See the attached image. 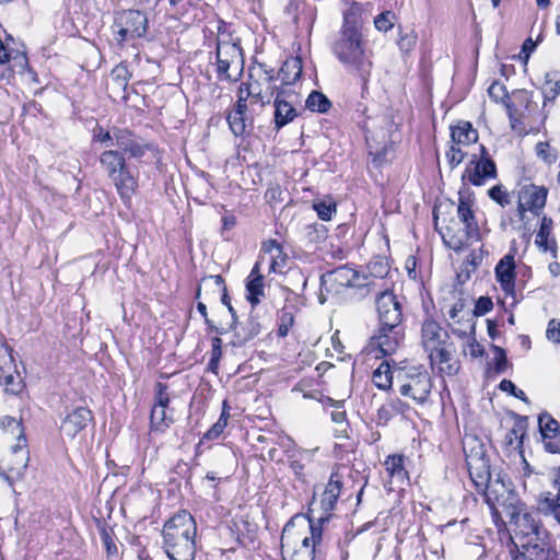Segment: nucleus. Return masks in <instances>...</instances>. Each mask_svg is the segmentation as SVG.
<instances>
[{
  "label": "nucleus",
  "instance_id": "15",
  "mask_svg": "<svg viewBox=\"0 0 560 560\" xmlns=\"http://www.w3.org/2000/svg\"><path fill=\"white\" fill-rule=\"evenodd\" d=\"M380 326H402V307L392 291L381 292L375 301Z\"/></svg>",
  "mask_w": 560,
  "mask_h": 560
},
{
  "label": "nucleus",
  "instance_id": "20",
  "mask_svg": "<svg viewBox=\"0 0 560 560\" xmlns=\"http://www.w3.org/2000/svg\"><path fill=\"white\" fill-rule=\"evenodd\" d=\"M538 510L545 516H550L560 524V468L552 481V490L545 491L539 495Z\"/></svg>",
  "mask_w": 560,
  "mask_h": 560
},
{
  "label": "nucleus",
  "instance_id": "31",
  "mask_svg": "<svg viewBox=\"0 0 560 560\" xmlns=\"http://www.w3.org/2000/svg\"><path fill=\"white\" fill-rule=\"evenodd\" d=\"M100 164L107 177L115 175L127 165L126 158L119 150L108 149L101 153Z\"/></svg>",
  "mask_w": 560,
  "mask_h": 560
},
{
  "label": "nucleus",
  "instance_id": "6",
  "mask_svg": "<svg viewBox=\"0 0 560 560\" xmlns=\"http://www.w3.org/2000/svg\"><path fill=\"white\" fill-rule=\"evenodd\" d=\"M398 392L417 405H424L430 397L432 380L422 368L411 366L398 371L396 375Z\"/></svg>",
  "mask_w": 560,
  "mask_h": 560
},
{
  "label": "nucleus",
  "instance_id": "35",
  "mask_svg": "<svg viewBox=\"0 0 560 560\" xmlns=\"http://www.w3.org/2000/svg\"><path fill=\"white\" fill-rule=\"evenodd\" d=\"M9 75L5 81H10L15 73L23 74L28 71V59L25 52H10L5 67Z\"/></svg>",
  "mask_w": 560,
  "mask_h": 560
},
{
  "label": "nucleus",
  "instance_id": "29",
  "mask_svg": "<svg viewBox=\"0 0 560 560\" xmlns=\"http://www.w3.org/2000/svg\"><path fill=\"white\" fill-rule=\"evenodd\" d=\"M247 300L255 306L260 302L265 295L264 291V276L260 273V265L257 261L246 280Z\"/></svg>",
  "mask_w": 560,
  "mask_h": 560
},
{
  "label": "nucleus",
  "instance_id": "50",
  "mask_svg": "<svg viewBox=\"0 0 560 560\" xmlns=\"http://www.w3.org/2000/svg\"><path fill=\"white\" fill-rule=\"evenodd\" d=\"M342 487H343L342 476L338 471H332L324 492L339 499Z\"/></svg>",
  "mask_w": 560,
  "mask_h": 560
},
{
  "label": "nucleus",
  "instance_id": "37",
  "mask_svg": "<svg viewBox=\"0 0 560 560\" xmlns=\"http://www.w3.org/2000/svg\"><path fill=\"white\" fill-rule=\"evenodd\" d=\"M393 377L390 365L386 361H383L372 373V382L382 390H387L392 387Z\"/></svg>",
  "mask_w": 560,
  "mask_h": 560
},
{
  "label": "nucleus",
  "instance_id": "55",
  "mask_svg": "<svg viewBox=\"0 0 560 560\" xmlns=\"http://www.w3.org/2000/svg\"><path fill=\"white\" fill-rule=\"evenodd\" d=\"M316 450H317V448L312 450V451H308V450L300 451V452H299L300 458H299V459L291 460V463H290V468L293 470V472H294L296 476H302V475H303L304 465L302 464V460H310V459L312 458L313 453H314Z\"/></svg>",
  "mask_w": 560,
  "mask_h": 560
},
{
  "label": "nucleus",
  "instance_id": "62",
  "mask_svg": "<svg viewBox=\"0 0 560 560\" xmlns=\"http://www.w3.org/2000/svg\"><path fill=\"white\" fill-rule=\"evenodd\" d=\"M228 424L223 420H218L206 433L205 439L214 440L218 439Z\"/></svg>",
  "mask_w": 560,
  "mask_h": 560
},
{
  "label": "nucleus",
  "instance_id": "28",
  "mask_svg": "<svg viewBox=\"0 0 560 560\" xmlns=\"http://www.w3.org/2000/svg\"><path fill=\"white\" fill-rule=\"evenodd\" d=\"M547 189L535 185H527L520 191V199L529 208V211L536 212L542 209L546 205Z\"/></svg>",
  "mask_w": 560,
  "mask_h": 560
},
{
  "label": "nucleus",
  "instance_id": "1",
  "mask_svg": "<svg viewBox=\"0 0 560 560\" xmlns=\"http://www.w3.org/2000/svg\"><path fill=\"white\" fill-rule=\"evenodd\" d=\"M358 11L359 8L353 5L343 14V24L331 50L350 73L360 78L364 91L373 69V54L363 38Z\"/></svg>",
  "mask_w": 560,
  "mask_h": 560
},
{
  "label": "nucleus",
  "instance_id": "32",
  "mask_svg": "<svg viewBox=\"0 0 560 560\" xmlns=\"http://www.w3.org/2000/svg\"><path fill=\"white\" fill-rule=\"evenodd\" d=\"M296 117L295 108L287 101L279 100V96L275 100V124L279 130L287 124L291 122Z\"/></svg>",
  "mask_w": 560,
  "mask_h": 560
},
{
  "label": "nucleus",
  "instance_id": "57",
  "mask_svg": "<svg viewBox=\"0 0 560 560\" xmlns=\"http://www.w3.org/2000/svg\"><path fill=\"white\" fill-rule=\"evenodd\" d=\"M466 153L460 149V145H452L447 152L448 164L452 168L458 166L465 159Z\"/></svg>",
  "mask_w": 560,
  "mask_h": 560
},
{
  "label": "nucleus",
  "instance_id": "27",
  "mask_svg": "<svg viewBox=\"0 0 560 560\" xmlns=\"http://www.w3.org/2000/svg\"><path fill=\"white\" fill-rule=\"evenodd\" d=\"M247 104L244 100L237 101L235 108L229 112L226 120L234 136L240 137L246 132V128L253 125V118L247 115Z\"/></svg>",
  "mask_w": 560,
  "mask_h": 560
},
{
  "label": "nucleus",
  "instance_id": "53",
  "mask_svg": "<svg viewBox=\"0 0 560 560\" xmlns=\"http://www.w3.org/2000/svg\"><path fill=\"white\" fill-rule=\"evenodd\" d=\"M314 209L320 220L329 221L336 213V206L331 202L320 201L314 203Z\"/></svg>",
  "mask_w": 560,
  "mask_h": 560
},
{
  "label": "nucleus",
  "instance_id": "47",
  "mask_svg": "<svg viewBox=\"0 0 560 560\" xmlns=\"http://www.w3.org/2000/svg\"><path fill=\"white\" fill-rule=\"evenodd\" d=\"M488 94L491 100L494 102H504L505 106L508 107L509 112L511 113L512 106L506 103L505 101L509 98L506 88L503 83L499 81H494L491 83V85L488 89Z\"/></svg>",
  "mask_w": 560,
  "mask_h": 560
},
{
  "label": "nucleus",
  "instance_id": "22",
  "mask_svg": "<svg viewBox=\"0 0 560 560\" xmlns=\"http://www.w3.org/2000/svg\"><path fill=\"white\" fill-rule=\"evenodd\" d=\"M211 289L213 291L214 295H220L221 302L228 307L231 316H232V323L235 325L237 323V315L236 311L231 304L230 296L228 294L226 287L224 284V279L220 276H208L201 279V282L197 289L196 292V299L201 298V291Z\"/></svg>",
  "mask_w": 560,
  "mask_h": 560
},
{
  "label": "nucleus",
  "instance_id": "43",
  "mask_svg": "<svg viewBox=\"0 0 560 560\" xmlns=\"http://www.w3.org/2000/svg\"><path fill=\"white\" fill-rule=\"evenodd\" d=\"M331 103L322 92L313 91L306 98V107L312 112L326 113Z\"/></svg>",
  "mask_w": 560,
  "mask_h": 560
},
{
  "label": "nucleus",
  "instance_id": "26",
  "mask_svg": "<svg viewBox=\"0 0 560 560\" xmlns=\"http://www.w3.org/2000/svg\"><path fill=\"white\" fill-rule=\"evenodd\" d=\"M230 328L234 330L233 345L242 347L259 335L261 324L258 316L250 314L245 323L240 325L237 323L235 325L231 324Z\"/></svg>",
  "mask_w": 560,
  "mask_h": 560
},
{
  "label": "nucleus",
  "instance_id": "49",
  "mask_svg": "<svg viewBox=\"0 0 560 560\" xmlns=\"http://www.w3.org/2000/svg\"><path fill=\"white\" fill-rule=\"evenodd\" d=\"M396 15L392 11H385L374 19V25L380 32H387L393 28Z\"/></svg>",
  "mask_w": 560,
  "mask_h": 560
},
{
  "label": "nucleus",
  "instance_id": "30",
  "mask_svg": "<svg viewBox=\"0 0 560 560\" xmlns=\"http://www.w3.org/2000/svg\"><path fill=\"white\" fill-rule=\"evenodd\" d=\"M451 138L454 144L467 147L477 142L478 131L469 121L462 120L451 127Z\"/></svg>",
  "mask_w": 560,
  "mask_h": 560
},
{
  "label": "nucleus",
  "instance_id": "44",
  "mask_svg": "<svg viewBox=\"0 0 560 560\" xmlns=\"http://www.w3.org/2000/svg\"><path fill=\"white\" fill-rule=\"evenodd\" d=\"M515 524L518 533L523 536L538 535V524L528 513L517 514Z\"/></svg>",
  "mask_w": 560,
  "mask_h": 560
},
{
  "label": "nucleus",
  "instance_id": "19",
  "mask_svg": "<svg viewBox=\"0 0 560 560\" xmlns=\"http://www.w3.org/2000/svg\"><path fill=\"white\" fill-rule=\"evenodd\" d=\"M404 337V326H380L377 332L373 335L371 342L372 346L377 347L384 355H390L398 349Z\"/></svg>",
  "mask_w": 560,
  "mask_h": 560
},
{
  "label": "nucleus",
  "instance_id": "45",
  "mask_svg": "<svg viewBox=\"0 0 560 560\" xmlns=\"http://www.w3.org/2000/svg\"><path fill=\"white\" fill-rule=\"evenodd\" d=\"M294 307L284 306L279 315L278 336L285 337L294 324Z\"/></svg>",
  "mask_w": 560,
  "mask_h": 560
},
{
  "label": "nucleus",
  "instance_id": "10",
  "mask_svg": "<svg viewBox=\"0 0 560 560\" xmlns=\"http://www.w3.org/2000/svg\"><path fill=\"white\" fill-rule=\"evenodd\" d=\"M28 458L26 443L16 442L0 458V476L12 486L15 480L23 477Z\"/></svg>",
  "mask_w": 560,
  "mask_h": 560
},
{
  "label": "nucleus",
  "instance_id": "56",
  "mask_svg": "<svg viewBox=\"0 0 560 560\" xmlns=\"http://www.w3.org/2000/svg\"><path fill=\"white\" fill-rule=\"evenodd\" d=\"M94 139L104 144L106 148L112 149L114 144L110 143L115 142L114 128L109 131L104 130L102 127H98L94 130Z\"/></svg>",
  "mask_w": 560,
  "mask_h": 560
},
{
  "label": "nucleus",
  "instance_id": "58",
  "mask_svg": "<svg viewBox=\"0 0 560 560\" xmlns=\"http://www.w3.org/2000/svg\"><path fill=\"white\" fill-rule=\"evenodd\" d=\"M493 307V303L488 296H480L475 304V315L482 316L490 312Z\"/></svg>",
  "mask_w": 560,
  "mask_h": 560
},
{
  "label": "nucleus",
  "instance_id": "64",
  "mask_svg": "<svg viewBox=\"0 0 560 560\" xmlns=\"http://www.w3.org/2000/svg\"><path fill=\"white\" fill-rule=\"evenodd\" d=\"M494 351H495V369L498 372H502L505 370L506 364H508V359H506L505 352L500 347H494Z\"/></svg>",
  "mask_w": 560,
  "mask_h": 560
},
{
  "label": "nucleus",
  "instance_id": "48",
  "mask_svg": "<svg viewBox=\"0 0 560 560\" xmlns=\"http://www.w3.org/2000/svg\"><path fill=\"white\" fill-rule=\"evenodd\" d=\"M222 45L241 46L240 37L228 32L224 24L220 25L218 28L217 49H220Z\"/></svg>",
  "mask_w": 560,
  "mask_h": 560
},
{
  "label": "nucleus",
  "instance_id": "36",
  "mask_svg": "<svg viewBox=\"0 0 560 560\" xmlns=\"http://www.w3.org/2000/svg\"><path fill=\"white\" fill-rule=\"evenodd\" d=\"M262 249L265 253L271 255L270 270L273 272L279 271L285 264L287 257L283 255L281 245L275 241L269 240L265 242L262 245Z\"/></svg>",
  "mask_w": 560,
  "mask_h": 560
},
{
  "label": "nucleus",
  "instance_id": "21",
  "mask_svg": "<svg viewBox=\"0 0 560 560\" xmlns=\"http://www.w3.org/2000/svg\"><path fill=\"white\" fill-rule=\"evenodd\" d=\"M92 411L86 407H77L63 419L60 431L69 439H74L92 421Z\"/></svg>",
  "mask_w": 560,
  "mask_h": 560
},
{
  "label": "nucleus",
  "instance_id": "13",
  "mask_svg": "<svg viewBox=\"0 0 560 560\" xmlns=\"http://www.w3.org/2000/svg\"><path fill=\"white\" fill-rule=\"evenodd\" d=\"M497 177V167L494 161L489 156L487 149L480 145V158L476 155L466 166L463 173V180H468L475 186H481L487 179Z\"/></svg>",
  "mask_w": 560,
  "mask_h": 560
},
{
  "label": "nucleus",
  "instance_id": "40",
  "mask_svg": "<svg viewBox=\"0 0 560 560\" xmlns=\"http://www.w3.org/2000/svg\"><path fill=\"white\" fill-rule=\"evenodd\" d=\"M0 431L3 434H10L11 436H16L18 442L26 443V439L23 433V427L21 421L16 420L13 417L4 416L0 419Z\"/></svg>",
  "mask_w": 560,
  "mask_h": 560
},
{
  "label": "nucleus",
  "instance_id": "51",
  "mask_svg": "<svg viewBox=\"0 0 560 560\" xmlns=\"http://www.w3.org/2000/svg\"><path fill=\"white\" fill-rule=\"evenodd\" d=\"M488 196L501 207H505L511 203V196L502 185L491 187L488 190Z\"/></svg>",
  "mask_w": 560,
  "mask_h": 560
},
{
  "label": "nucleus",
  "instance_id": "33",
  "mask_svg": "<svg viewBox=\"0 0 560 560\" xmlns=\"http://www.w3.org/2000/svg\"><path fill=\"white\" fill-rule=\"evenodd\" d=\"M302 74V61L299 57L287 59L279 72L283 84L295 83Z\"/></svg>",
  "mask_w": 560,
  "mask_h": 560
},
{
  "label": "nucleus",
  "instance_id": "12",
  "mask_svg": "<svg viewBox=\"0 0 560 560\" xmlns=\"http://www.w3.org/2000/svg\"><path fill=\"white\" fill-rule=\"evenodd\" d=\"M244 69L241 46L222 45L217 49V73L219 80L236 81Z\"/></svg>",
  "mask_w": 560,
  "mask_h": 560
},
{
  "label": "nucleus",
  "instance_id": "54",
  "mask_svg": "<svg viewBox=\"0 0 560 560\" xmlns=\"http://www.w3.org/2000/svg\"><path fill=\"white\" fill-rule=\"evenodd\" d=\"M536 154L538 158H540L542 161H545L548 164L555 163L557 160V154L551 151L550 145L548 142H538L536 144Z\"/></svg>",
  "mask_w": 560,
  "mask_h": 560
},
{
  "label": "nucleus",
  "instance_id": "61",
  "mask_svg": "<svg viewBox=\"0 0 560 560\" xmlns=\"http://www.w3.org/2000/svg\"><path fill=\"white\" fill-rule=\"evenodd\" d=\"M211 346H212V350H211V359H210V366H215L218 364V361L220 360L221 355H222V349H221V346H222V340L221 338L219 337H214L212 338L211 340Z\"/></svg>",
  "mask_w": 560,
  "mask_h": 560
},
{
  "label": "nucleus",
  "instance_id": "4",
  "mask_svg": "<svg viewBox=\"0 0 560 560\" xmlns=\"http://www.w3.org/2000/svg\"><path fill=\"white\" fill-rule=\"evenodd\" d=\"M421 343L429 353L432 366L438 365L441 374L454 375L458 371V364L452 361L455 351L454 345L447 331L432 319L423 322L421 327Z\"/></svg>",
  "mask_w": 560,
  "mask_h": 560
},
{
  "label": "nucleus",
  "instance_id": "2",
  "mask_svg": "<svg viewBox=\"0 0 560 560\" xmlns=\"http://www.w3.org/2000/svg\"><path fill=\"white\" fill-rule=\"evenodd\" d=\"M323 529L306 515H295L281 534L283 560H315L320 552Z\"/></svg>",
  "mask_w": 560,
  "mask_h": 560
},
{
  "label": "nucleus",
  "instance_id": "25",
  "mask_svg": "<svg viewBox=\"0 0 560 560\" xmlns=\"http://www.w3.org/2000/svg\"><path fill=\"white\" fill-rule=\"evenodd\" d=\"M495 279L506 295H514L515 292V261L513 255L503 256L494 269Z\"/></svg>",
  "mask_w": 560,
  "mask_h": 560
},
{
  "label": "nucleus",
  "instance_id": "11",
  "mask_svg": "<svg viewBox=\"0 0 560 560\" xmlns=\"http://www.w3.org/2000/svg\"><path fill=\"white\" fill-rule=\"evenodd\" d=\"M12 352L5 339L0 337V385L5 393L18 395L23 390L24 382L16 370Z\"/></svg>",
  "mask_w": 560,
  "mask_h": 560
},
{
  "label": "nucleus",
  "instance_id": "59",
  "mask_svg": "<svg viewBox=\"0 0 560 560\" xmlns=\"http://www.w3.org/2000/svg\"><path fill=\"white\" fill-rule=\"evenodd\" d=\"M417 44V34L415 32L401 35L398 40V46L402 51H410Z\"/></svg>",
  "mask_w": 560,
  "mask_h": 560
},
{
  "label": "nucleus",
  "instance_id": "8",
  "mask_svg": "<svg viewBox=\"0 0 560 560\" xmlns=\"http://www.w3.org/2000/svg\"><path fill=\"white\" fill-rule=\"evenodd\" d=\"M276 89V77L272 68H267L266 65L259 63L250 69L247 95H252L255 102H259L261 105L269 104Z\"/></svg>",
  "mask_w": 560,
  "mask_h": 560
},
{
  "label": "nucleus",
  "instance_id": "9",
  "mask_svg": "<svg viewBox=\"0 0 560 560\" xmlns=\"http://www.w3.org/2000/svg\"><path fill=\"white\" fill-rule=\"evenodd\" d=\"M463 450L466 456L470 479L483 483L490 470L485 444L477 436L466 435L463 440Z\"/></svg>",
  "mask_w": 560,
  "mask_h": 560
},
{
  "label": "nucleus",
  "instance_id": "18",
  "mask_svg": "<svg viewBox=\"0 0 560 560\" xmlns=\"http://www.w3.org/2000/svg\"><path fill=\"white\" fill-rule=\"evenodd\" d=\"M114 137L115 142L110 144L116 147L115 150H119L124 155H128L129 158H142L149 149V145L143 140L131 133L128 129L114 128Z\"/></svg>",
  "mask_w": 560,
  "mask_h": 560
},
{
  "label": "nucleus",
  "instance_id": "39",
  "mask_svg": "<svg viewBox=\"0 0 560 560\" xmlns=\"http://www.w3.org/2000/svg\"><path fill=\"white\" fill-rule=\"evenodd\" d=\"M96 527L103 545L106 549L107 557H113L118 553L117 545L114 541V530L104 521L97 520Z\"/></svg>",
  "mask_w": 560,
  "mask_h": 560
},
{
  "label": "nucleus",
  "instance_id": "24",
  "mask_svg": "<svg viewBox=\"0 0 560 560\" xmlns=\"http://www.w3.org/2000/svg\"><path fill=\"white\" fill-rule=\"evenodd\" d=\"M113 185L120 199L127 203L138 189V174L131 172L128 165L121 167L115 175L110 176Z\"/></svg>",
  "mask_w": 560,
  "mask_h": 560
},
{
  "label": "nucleus",
  "instance_id": "41",
  "mask_svg": "<svg viewBox=\"0 0 560 560\" xmlns=\"http://www.w3.org/2000/svg\"><path fill=\"white\" fill-rule=\"evenodd\" d=\"M560 94V73L559 72H549L546 74V81L542 86V95H544V105L547 102H551L556 100V97Z\"/></svg>",
  "mask_w": 560,
  "mask_h": 560
},
{
  "label": "nucleus",
  "instance_id": "46",
  "mask_svg": "<svg viewBox=\"0 0 560 560\" xmlns=\"http://www.w3.org/2000/svg\"><path fill=\"white\" fill-rule=\"evenodd\" d=\"M337 502L338 499L336 497L323 492L320 498V509L323 510V514L318 517L315 525H319L322 527V524L329 520L330 512L335 510Z\"/></svg>",
  "mask_w": 560,
  "mask_h": 560
},
{
  "label": "nucleus",
  "instance_id": "63",
  "mask_svg": "<svg viewBox=\"0 0 560 560\" xmlns=\"http://www.w3.org/2000/svg\"><path fill=\"white\" fill-rule=\"evenodd\" d=\"M547 338L560 343V323L551 319L547 328Z\"/></svg>",
  "mask_w": 560,
  "mask_h": 560
},
{
  "label": "nucleus",
  "instance_id": "3",
  "mask_svg": "<svg viewBox=\"0 0 560 560\" xmlns=\"http://www.w3.org/2000/svg\"><path fill=\"white\" fill-rule=\"evenodd\" d=\"M197 525L192 515L180 511L168 518L162 529L163 549L171 560H194Z\"/></svg>",
  "mask_w": 560,
  "mask_h": 560
},
{
  "label": "nucleus",
  "instance_id": "7",
  "mask_svg": "<svg viewBox=\"0 0 560 560\" xmlns=\"http://www.w3.org/2000/svg\"><path fill=\"white\" fill-rule=\"evenodd\" d=\"M149 27V20L140 10H124L115 14L113 33L119 46L142 38Z\"/></svg>",
  "mask_w": 560,
  "mask_h": 560
},
{
  "label": "nucleus",
  "instance_id": "38",
  "mask_svg": "<svg viewBox=\"0 0 560 560\" xmlns=\"http://www.w3.org/2000/svg\"><path fill=\"white\" fill-rule=\"evenodd\" d=\"M385 470L390 480L402 481L406 477V470L404 467V456L390 455L384 462Z\"/></svg>",
  "mask_w": 560,
  "mask_h": 560
},
{
  "label": "nucleus",
  "instance_id": "16",
  "mask_svg": "<svg viewBox=\"0 0 560 560\" xmlns=\"http://www.w3.org/2000/svg\"><path fill=\"white\" fill-rule=\"evenodd\" d=\"M365 277H361L360 273L348 267L341 266L322 277V285L327 291H335L339 293L342 288H357L363 287L366 283L361 281Z\"/></svg>",
  "mask_w": 560,
  "mask_h": 560
},
{
  "label": "nucleus",
  "instance_id": "60",
  "mask_svg": "<svg viewBox=\"0 0 560 560\" xmlns=\"http://www.w3.org/2000/svg\"><path fill=\"white\" fill-rule=\"evenodd\" d=\"M500 389L503 390V392H509L511 393L513 396H515L516 398H520L524 401L527 400V397L525 395V393L522 390V389H517V387L515 386V384L510 381V380H503L501 381L500 385H499Z\"/></svg>",
  "mask_w": 560,
  "mask_h": 560
},
{
  "label": "nucleus",
  "instance_id": "17",
  "mask_svg": "<svg viewBox=\"0 0 560 560\" xmlns=\"http://www.w3.org/2000/svg\"><path fill=\"white\" fill-rule=\"evenodd\" d=\"M471 481L478 489L483 491L486 501L492 509L500 506L506 509L508 502L514 499L513 494L499 476L492 479L490 470L483 483H480L478 480Z\"/></svg>",
  "mask_w": 560,
  "mask_h": 560
},
{
  "label": "nucleus",
  "instance_id": "42",
  "mask_svg": "<svg viewBox=\"0 0 560 560\" xmlns=\"http://www.w3.org/2000/svg\"><path fill=\"white\" fill-rule=\"evenodd\" d=\"M551 232V220L546 217L542 218L539 231L536 235L535 243L541 248L544 252L552 250L555 248V242L549 241V235Z\"/></svg>",
  "mask_w": 560,
  "mask_h": 560
},
{
  "label": "nucleus",
  "instance_id": "5",
  "mask_svg": "<svg viewBox=\"0 0 560 560\" xmlns=\"http://www.w3.org/2000/svg\"><path fill=\"white\" fill-rule=\"evenodd\" d=\"M474 202L471 192L468 189H460L456 212L464 228L456 230V223L452 221L453 224L441 231L445 245L455 252L462 250L471 238H477L479 235V226L472 210Z\"/></svg>",
  "mask_w": 560,
  "mask_h": 560
},
{
  "label": "nucleus",
  "instance_id": "23",
  "mask_svg": "<svg viewBox=\"0 0 560 560\" xmlns=\"http://www.w3.org/2000/svg\"><path fill=\"white\" fill-rule=\"evenodd\" d=\"M538 425L545 448L550 453L560 454V424L549 413L538 418Z\"/></svg>",
  "mask_w": 560,
  "mask_h": 560
},
{
  "label": "nucleus",
  "instance_id": "34",
  "mask_svg": "<svg viewBox=\"0 0 560 560\" xmlns=\"http://www.w3.org/2000/svg\"><path fill=\"white\" fill-rule=\"evenodd\" d=\"M380 128L372 126L369 130L372 138L378 139L382 142H386L392 138V135L397 129L392 115L384 114L380 117Z\"/></svg>",
  "mask_w": 560,
  "mask_h": 560
},
{
  "label": "nucleus",
  "instance_id": "14",
  "mask_svg": "<svg viewBox=\"0 0 560 560\" xmlns=\"http://www.w3.org/2000/svg\"><path fill=\"white\" fill-rule=\"evenodd\" d=\"M168 404L167 385L158 382L154 386V404L150 413V428L152 431L164 432L173 422L172 415L167 413Z\"/></svg>",
  "mask_w": 560,
  "mask_h": 560
},
{
  "label": "nucleus",
  "instance_id": "52",
  "mask_svg": "<svg viewBox=\"0 0 560 560\" xmlns=\"http://www.w3.org/2000/svg\"><path fill=\"white\" fill-rule=\"evenodd\" d=\"M524 425L521 422L514 424V427L506 432L505 441L509 445H513L516 442V447H520L523 443Z\"/></svg>",
  "mask_w": 560,
  "mask_h": 560
}]
</instances>
